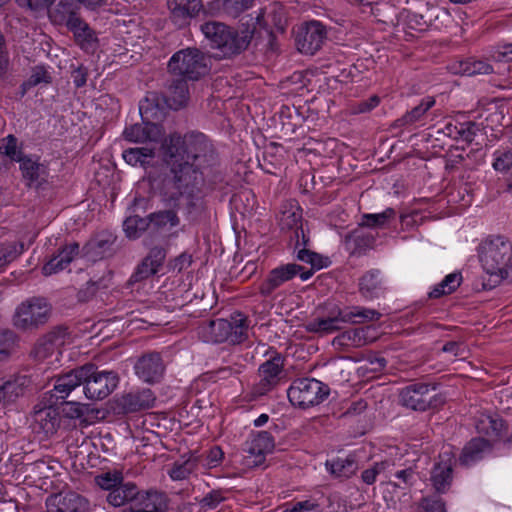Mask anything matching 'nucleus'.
Instances as JSON below:
<instances>
[{"instance_id": "obj_1", "label": "nucleus", "mask_w": 512, "mask_h": 512, "mask_svg": "<svg viewBox=\"0 0 512 512\" xmlns=\"http://www.w3.org/2000/svg\"><path fill=\"white\" fill-rule=\"evenodd\" d=\"M161 149L171 174L163 183L164 200L176 202L185 196L188 212H200L204 207L203 171L215 162L211 143L202 133H190L184 137L173 133L163 141Z\"/></svg>"}, {"instance_id": "obj_2", "label": "nucleus", "mask_w": 512, "mask_h": 512, "mask_svg": "<svg viewBox=\"0 0 512 512\" xmlns=\"http://www.w3.org/2000/svg\"><path fill=\"white\" fill-rule=\"evenodd\" d=\"M479 261L494 284L503 280L512 283V242L504 236H490L478 248Z\"/></svg>"}, {"instance_id": "obj_3", "label": "nucleus", "mask_w": 512, "mask_h": 512, "mask_svg": "<svg viewBox=\"0 0 512 512\" xmlns=\"http://www.w3.org/2000/svg\"><path fill=\"white\" fill-rule=\"evenodd\" d=\"M201 31L211 46L218 49L224 57H231L246 50L254 35V29L236 31L216 21L203 23Z\"/></svg>"}, {"instance_id": "obj_4", "label": "nucleus", "mask_w": 512, "mask_h": 512, "mask_svg": "<svg viewBox=\"0 0 512 512\" xmlns=\"http://www.w3.org/2000/svg\"><path fill=\"white\" fill-rule=\"evenodd\" d=\"M208 58L198 48L189 47L177 51L168 62L169 72L187 80H198L208 72Z\"/></svg>"}, {"instance_id": "obj_5", "label": "nucleus", "mask_w": 512, "mask_h": 512, "mask_svg": "<svg viewBox=\"0 0 512 512\" xmlns=\"http://www.w3.org/2000/svg\"><path fill=\"white\" fill-rule=\"evenodd\" d=\"M198 334L205 342L238 344L246 338V318L210 320L198 327Z\"/></svg>"}, {"instance_id": "obj_6", "label": "nucleus", "mask_w": 512, "mask_h": 512, "mask_svg": "<svg viewBox=\"0 0 512 512\" xmlns=\"http://www.w3.org/2000/svg\"><path fill=\"white\" fill-rule=\"evenodd\" d=\"M329 392V387L321 381L314 378H301L293 381L287 395L292 405L308 408L322 403Z\"/></svg>"}, {"instance_id": "obj_7", "label": "nucleus", "mask_w": 512, "mask_h": 512, "mask_svg": "<svg viewBox=\"0 0 512 512\" xmlns=\"http://www.w3.org/2000/svg\"><path fill=\"white\" fill-rule=\"evenodd\" d=\"M149 100L140 102L139 111L142 116V123H135L126 127L122 133L125 140L133 143H145L146 146H155L166 139L161 126L150 122Z\"/></svg>"}, {"instance_id": "obj_8", "label": "nucleus", "mask_w": 512, "mask_h": 512, "mask_svg": "<svg viewBox=\"0 0 512 512\" xmlns=\"http://www.w3.org/2000/svg\"><path fill=\"white\" fill-rule=\"evenodd\" d=\"M50 312L51 307L44 298L32 297L18 306L14 325L20 329L37 328L48 321Z\"/></svg>"}, {"instance_id": "obj_9", "label": "nucleus", "mask_w": 512, "mask_h": 512, "mask_svg": "<svg viewBox=\"0 0 512 512\" xmlns=\"http://www.w3.org/2000/svg\"><path fill=\"white\" fill-rule=\"evenodd\" d=\"M89 368L83 379V392L88 399L102 400L117 387L119 378L113 371H97L93 364L83 365Z\"/></svg>"}, {"instance_id": "obj_10", "label": "nucleus", "mask_w": 512, "mask_h": 512, "mask_svg": "<svg viewBox=\"0 0 512 512\" xmlns=\"http://www.w3.org/2000/svg\"><path fill=\"white\" fill-rule=\"evenodd\" d=\"M399 403L411 410L426 411L432 406L429 385L416 382L405 386L399 392Z\"/></svg>"}, {"instance_id": "obj_11", "label": "nucleus", "mask_w": 512, "mask_h": 512, "mask_svg": "<svg viewBox=\"0 0 512 512\" xmlns=\"http://www.w3.org/2000/svg\"><path fill=\"white\" fill-rule=\"evenodd\" d=\"M325 27L318 21H311L302 27L296 36V45L301 53L313 55L326 39Z\"/></svg>"}, {"instance_id": "obj_12", "label": "nucleus", "mask_w": 512, "mask_h": 512, "mask_svg": "<svg viewBox=\"0 0 512 512\" xmlns=\"http://www.w3.org/2000/svg\"><path fill=\"white\" fill-rule=\"evenodd\" d=\"M274 448V439L270 433L262 431L253 435L245 443V464L249 467L259 466L265 461L266 454Z\"/></svg>"}, {"instance_id": "obj_13", "label": "nucleus", "mask_w": 512, "mask_h": 512, "mask_svg": "<svg viewBox=\"0 0 512 512\" xmlns=\"http://www.w3.org/2000/svg\"><path fill=\"white\" fill-rule=\"evenodd\" d=\"M32 419L33 430L44 437L55 434L60 425L59 413L52 404H36Z\"/></svg>"}, {"instance_id": "obj_14", "label": "nucleus", "mask_w": 512, "mask_h": 512, "mask_svg": "<svg viewBox=\"0 0 512 512\" xmlns=\"http://www.w3.org/2000/svg\"><path fill=\"white\" fill-rule=\"evenodd\" d=\"M283 366L284 359L280 354H276L260 365L258 370L260 380L255 388L258 394H266L279 383L283 375Z\"/></svg>"}, {"instance_id": "obj_15", "label": "nucleus", "mask_w": 512, "mask_h": 512, "mask_svg": "<svg viewBox=\"0 0 512 512\" xmlns=\"http://www.w3.org/2000/svg\"><path fill=\"white\" fill-rule=\"evenodd\" d=\"M66 329L57 328L41 337L34 346L32 354L35 359L44 361L61 354V347L65 343Z\"/></svg>"}, {"instance_id": "obj_16", "label": "nucleus", "mask_w": 512, "mask_h": 512, "mask_svg": "<svg viewBox=\"0 0 512 512\" xmlns=\"http://www.w3.org/2000/svg\"><path fill=\"white\" fill-rule=\"evenodd\" d=\"M172 22L178 27H184L204 10L202 0H167Z\"/></svg>"}, {"instance_id": "obj_17", "label": "nucleus", "mask_w": 512, "mask_h": 512, "mask_svg": "<svg viewBox=\"0 0 512 512\" xmlns=\"http://www.w3.org/2000/svg\"><path fill=\"white\" fill-rule=\"evenodd\" d=\"M279 226L282 230L293 231L296 247L299 246V238L303 239V245L307 246L309 238L302 228V212L296 203H285L281 207Z\"/></svg>"}, {"instance_id": "obj_18", "label": "nucleus", "mask_w": 512, "mask_h": 512, "mask_svg": "<svg viewBox=\"0 0 512 512\" xmlns=\"http://www.w3.org/2000/svg\"><path fill=\"white\" fill-rule=\"evenodd\" d=\"M155 399L154 393L147 388L130 391L116 399V408L122 413H133L151 408Z\"/></svg>"}, {"instance_id": "obj_19", "label": "nucleus", "mask_w": 512, "mask_h": 512, "mask_svg": "<svg viewBox=\"0 0 512 512\" xmlns=\"http://www.w3.org/2000/svg\"><path fill=\"white\" fill-rule=\"evenodd\" d=\"M136 375L147 383L158 382L164 374V364L159 353L151 352L141 356L134 366Z\"/></svg>"}, {"instance_id": "obj_20", "label": "nucleus", "mask_w": 512, "mask_h": 512, "mask_svg": "<svg viewBox=\"0 0 512 512\" xmlns=\"http://www.w3.org/2000/svg\"><path fill=\"white\" fill-rule=\"evenodd\" d=\"M302 269V266L294 263L281 265L272 269L259 287L260 294L264 297L270 296L277 288L291 280L302 271Z\"/></svg>"}, {"instance_id": "obj_21", "label": "nucleus", "mask_w": 512, "mask_h": 512, "mask_svg": "<svg viewBox=\"0 0 512 512\" xmlns=\"http://www.w3.org/2000/svg\"><path fill=\"white\" fill-rule=\"evenodd\" d=\"M453 456L445 451L439 455V461L435 463L431 471L430 481L438 493H445L452 483Z\"/></svg>"}, {"instance_id": "obj_22", "label": "nucleus", "mask_w": 512, "mask_h": 512, "mask_svg": "<svg viewBox=\"0 0 512 512\" xmlns=\"http://www.w3.org/2000/svg\"><path fill=\"white\" fill-rule=\"evenodd\" d=\"M29 384L25 375H10L0 378V404L7 406L24 396Z\"/></svg>"}, {"instance_id": "obj_23", "label": "nucleus", "mask_w": 512, "mask_h": 512, "mask_svg": "<svg viewBox=\"0 0 512 512\" xmlns=\"http://www.w3.org/2000/svg\"><path fill=\"white\" fill-rule=\"evenodd\" d=\"M168 509V497L157 490L138 492L131 511L165 512Z\"/></svg>"}, {"instance_id": "obj_24", "label": "nucleus", "mask_w": 512, "mask_h": 512, "mask_svg": "<svg viewBox=\"0 0 512 512\" xmlns=\"http://www.w3.org/2000/svg\"><path fill=\"white\" fill-rule=\"evenodd\" d=\"M480 131V126L473 121L459 122L449 121L445 123L442 128L437 130V134L449 137L456 141H463L465 143H471L477 132Z\"/></svg>"}, {"instance_id": "obj_25", "label": "nucleus", "mask_w": 512, "mask_h": 512, "mask_svg": "<svg viewBox=\"0 0 512 512\" xmlns=\"http://www.w3.org/2000/svg\"><path fill=\"white\" fill-rule=\"evenodd\" d=\"M166 258V251L163 247H153L143 261L137 266L131 279L134 282L142 281L156 274Z\"/></svg>"}, {"instance_id": "obj_26", "label": "nucleus", "mask_w": 512, "mask_h": 512, "mask_svg": "<svg viewBox=\"0 0 512 512\" xmlns=\"http://www.w3.org/2000/svg\"><path fill=\"white\" fill-rule=\"evenodd\" d=\"M346 323L344 311L335 306L326 317L316 318L306 324V330L312 333L330 334L342 328Z\"/></svg>"}, {"instance_id": "obj_27", "label": "nucleus", "mask_w": 512, "mask_h": 512, "mask_svg": "<svg viewBox=\"0 0 512 512\" xmlns=\"http://www.w3.org/2000/svg\"><path fill=\"white\" fill-rule=\"evenodd\" d=\"M89 368L83 366L57 377L54 391L57 399H65L75 388L83 384Z\"/></svg>"}, {"instance_id": "obj_28", "label": "nucleus", "mask_w": 512, "mask_h": 512, "mask_svg": "<svg viewBox=\"0 0 512 512\" xmlns=\"http://www.w3.org/2000/svg\"><path fill=\"white\" fill-rule=\"evenodd\" d=\"M78 254V243L73 242L65 245L62 249L59 250L57 255L53 256L43 266V274L49 276L64 270Z\"/></svg>"}, {"instance_id": "obj_29", "label": "nucleus", "mask_w": 512, "mask_h": 512, "mask_svg": "<svg viewBox=\"0 0 512 512\" xmlns=\"http://www.w3.org/2000/svg\"><path fill=\"white\" fill-rule=\"evenodd\" d=\"M435 102L432 96L424 97L417 106L407 111L402 117L396 119L393 123V127L408 128L422 123L426 113L435 105Z\"/></svg>"}, {"instance_id": "obj_30", "label": "nucleus", "mask_w": 512, "mask_h": 512, "mask_svg": "<svg viewBox=\"0 0 512 512\" xmlns=\"http://www.w3.org/2000/svg\"><path fill=\"white\" fill-rule=\"evenodd\" d=\"M67 29L73 33L74 40L81 49L87 52H92L96 49V33L81 18V16L78 19H75V21Z\"/></svg>"}, {"instance_id": "obj_31", "label": "nucleus", "mask_w": 512, "mask_h": 512, "mask_svg": "<svg viewBox=\"0 0 512 512\" xmlns=\"http://www.w3.org/2000/svg\"><path fill=\"white\" fill-rule=\"evenodd\" d=\"M20 169L29 186L38 188L43 182L47 181V167L37 160L25 156L20 161Z\"/></svg>"}, {"instance_id": "obj_32", "label": "nucleus", "mask_w": 512, "mask_h": 512, "mask_svg": "<svg viewBox=\"0 0 512 512\" xmlns=\"http://www.w3.org/2000/svg\"><path fill=\"white\" fill-rule=\"evenodd\" d=\"M138 487L131 482L121 483L115 489L108 492L106 496L107 502L114 507H121L128 505L131 510L134 505V499L138 495Z\"/></svg>"}, {"instance_id": "obj_33", "label": "nucleus", "mask_w": 512, "mask_h": 512, "mask_svg": "<svg viewBox=\"0 0 512 512\" xmlns=\"http://www.w3.org/2000/svg\"><path fill=\"white\" fill-rule=\"evenodd\" d=\"M187 79L176 78L171 81L166 91V103L174 110L184 107L189 100Z\"/></svg>"}, {"instance_id": "obj_34", "label": "nucleus", "mask_w": 512, "mask_h": 512, "mask_svg": "<svg viewBox=\"0 0 512 512\" xmlns=\"http://www.w3.org/2000/svg\"><path fill=\"white\" fill-rule=\"evenodd\" d=\"M384 290L385 287L379 270L367 271L359 279V292L367 300L379 298L384 293Z\"/></svg>"}, {"instance_id": "obj_35", "label": "nucleus", "mask_w": 512, "mask_h": 512, "mask_svg": "<svg viewBox=\"0 0 512 512\" xmlns=\"http://www.w3.org/2000/svg\"><path fill=\"white\" fill-rule=\"evenodd\" d=\"M491 451V443L489 440L479 437L472 439L463 448L460 461L465 465H470L480 459L486 453Z\"/></svg>"}, {"instance_id": "obj_36", "label": "nucleus", "mask_w": 512, "mask_h": 512, "mask_svg": "<svg viewBox=\"0 0 512 512\" xmlns=\"http://www.w3.org/2000/svg\"><path fill=\"white\" fill-rule=\"evenodd\" d=\"M475 427L479 434L498 439L505 429V424L503 420L497 416L481 414L475 422Z\"/></svg>"}, {"instance_id": "obj_37", "label": "nucleus", "mask_w": 512, "mask_h": 512, "mask_svg": "<svg viewBox=\"0 0 512 512\" xmlns=\"http://www.w3.org/2000/svg\"><path fill=\"white\" fill-rule=\"evenodd\" d=\"M326 467L335 477L349 478L358 470V463L355 455L350 454L345 458L327 461Z\"/></svg>"}, {"instance_id": "obj_38", "label": "nucleus", "mask_w": 512, "mask_h": 512, "mask_svg": "<svg viewBox=\"0 0 512 512\" xmlns=\"http://www.w3.org/2000/svg\"><path fill=\"white\" fill-rule=\"evenodd\" d=\"M150 225L155 229H171L180 224L177 210L174 208L160 210L148 215Z\"/></svg>"}, {"instance_id": "obj_39", "label": "nucleus", "mask_w": 512, "mask_h": 512, "mask_svg": "<svg viewBox=\"0 0 512 512\" xmlns=\"http://www.w3.org/2000/svg\"><path fill=\"white\" fill-rule=\"evenodd\" d=\"M343 311L346 323L352 324L373 322L379 320L381 317V313L379 311L361 306L348 307Z\"/></svg>"}, {"instance_id": "obj_40", "label": "nucleus", "mask_w": 512, "mask_h": 512, "mask_svg": "<svg viewBox=\"0 0 512 512\" xmlns=\"http://www.w3.org/2000/svg\"><path fill=\"white\" fill-rule=\"evenodd\" d=\"M155 146L129 148L123 152V159L131 166H144L155 157Z\"/></svg>"}, {"instance_id": "obj_41", "label": "nucleus", "mask_w": 512, "mask_h": 512, "mask_svg": "<svg viewBox=\"0 0 512 512\" xmlns=\"http://www.w3.org/2000/svg\"><path fill=\"white\" fill-rule=\"evenodd\" d=\"M369 327L351 329L340 334L337 339L341 344L362 347L373 341L368 337Z\"/></svg>"}, {"instance_id": "obj_42", "label": "nucleus", "mask_w": 512, "mask_h": 512, "mask_svg": "<svg viewBox=\"0 0 512 512\" xmlns=\"http://www.w3.org/2000/svg\"><path fill=\"white\" fill-rule=\"evenodd\" d=\"M455 72L467 76H475L490 74L493 72V68L486 61L469 58L461 61L458 65V69H456Z\"/></svg>"}, {"instance_id": "obj_43", "label": "nucleus", "mask_w": 512, "mask_h": 512, "mask_svg": "<svg viewBox=\"0 0 512 512\" xmlns=\"http://www.w3.org/2000/svg\"><path fill=\"white\" fill-rule=\"evenodd\" d=\"M62 412L68 418L78 419L80 424L83 426L91 424L89 419V408L86 405L73 401L65 402Z\"/></svg>"}, {"instance_id": "obj_44", "label": "nucleus", "mask_w": 512, "mask_h": 512, "mask_svg": "<svg viewBox=\"0 0 512 512\" xmlns=\"http://www.w3.org/2000/svg\"><path fill=\"white\" fill-rule=\"evenodd\" d=\"M396 216L393 208H387L381 213L364 214L361 218L360 225L369 228L383 227L389 220Z\"/></svg>"}, {"instance_id": "obj_45", "label": "nucleus", "mask_w": 512, "mask_h": 512, "mask_svg": "<svg viewBox=\"0 0 512 512\" xmlns=\"http://www.w3.org/2000/svg\"><path fill=\"white\" fill-rule=\"evenodd\" d=\"M150 225L148 216L146 218H141L137 215L128 217L124 223V231L127 237L136 239L140 236L142 232H144L148 226Z\"/></svg>"}, {"instance_id": "obj_46", "label": "nucleus", "mask_w": 512, "mask_h": 512, "mask_svg": "<svg viewBox=\"0 0 512 512\" xmlns=\"http://www.w3.org/2000/svg\"><path fill=\"white\" fill-rule=\"evenodd\" d=\"M95 482L100 488L110 492L123 482V473L117 469L103 472L95 477Z\"/></svg>"}, {"instance_id": "obj_47", "label": "nucleus", "mask_w": 512, "mask_h": 512, "mask_svg": "<svg viewBox=\"0 0 512 512\" xmlns=\"http://www.w3.org/2000/svg\"><path fill=\"white\" fill-rule=\"evenodd\" d=\"M295 249L297 250L296 257L299 261L309 263L312 268L316 269H321L325 266V259L321 255L306 249V246L303 245V239L299 238V246H295Z\"/></svg>"}, {"instance_id": "obj_48", "label": "nucleus", "mask_w": 512, "mask_h": 512, "mask_svg": "<svg viewBox=\"0 0 512 512\" xmlns=\"http://www.w3.org/2000/svg\"><path fill=\"white\" fill-rule=\"evenodd\" d=\"M197 466V458L190 457L185 461L174 463L173 467L169 471V475L173 480L186 479Z\"/></svg>"}, {"instance_id": "obj_49", "label": "nucleus", "mask_w": 512, "mask_h": 512, "mask_svg": "<svg viewBox=\"0 0 512 512\" xmlns=\"http://www.w3.org/2000/svg\"><path fill=\"white\" fill-rule=\"evenodd\" d=\"M22 243H8L0 245V269L14 261L23 251Z\"/></svg>"}, {"instance_id": "obj_50", "label": "nucleus", "mask_w": 512, "mask_h": 512, "mask_svg": "<svg viewBox=\"0 0 512 512\" xmlns=\"http://www.w3.org/2000/svg\"><path fill=\"white\" fill-rule=\"evenodd\" d=\"M254 0H222V9L228 16L236 18L249 9Z\"/></svg>"}, {"instance_id": "obj_51", "label": "nucleus", "mask_w": 512, "mask_h": 512, "mask_svg": "<svg viewBox=\"0 0 512 512\" xmlns=\"http://www.w3.org/2000/svg\"><path fill=\"white\" fill-rule=\"evenodd\" d=\"M0 152L8 156L11 160L20 162L25 156L22 155L21 150L17 146V138L13 135H8L3 139L0 145Z\"/></svg>"}, {"instance_id": "obj_52", "label": "nucleus", "mask_w": 512, "mask_h": 512, "mask_svg": "<svg viewBox=\"0 0 512 512\" xmlns=\"http://www.w3.org/2000/svg\"><path fill=\"white\" fill-rule=\"evenodd\" d=\"M391 465L390 461L387 460L376 462L373 467L362 472V481L367 485H372L376 481L377 475L384 473Z\"/></svg>"}, {"instance_id": "obj_53", "label": "nucleus", "mask_w": 512, "mask_h": 512, "mask_svg": "<svg viewBox=\"0 0 512 512\" xmlns=\"http://www.w3.org/2000/svg\"><path fill=\"white\" fill-rule=\"evenodd\" d=\"M15 334L11 330H0V361L7 359L15 345Z\"/></svg>"}, {"instance_id": "obj_54", "label": "nucleus", "mask_w": 512, "mask_h": 512, "mask_svg": "<svg viewBox=\"0 0 512 512\" xmlns=\"http://www.w3.org/2000/svg\"><path fill=\"white\" fill-rule=\"evenodd\" d=\"M493 156L492 166L496 171L505 172L512 168V151L496 150Z\"/></svg>"}, {"instance_id": "obj_55", "label": "nucleus", "mask_w": 512, "mask_h": 512, "mask_svg": "<svg viewBox=\"0 0 512 512\" xmlns=\"http://www.w3.org/2000/svg\"><path fill=\"white\" fill-rule=\"evenodd\" d=\"M395 477L398 479V482L389 481V484L393 485L395 488L406 490L413 485L415 481V472L412 468H407L397 471L395 473Z\"/></svg>"}, {"instance_id": "obj_56", "label": "nucleus", "mask_w": 512, "mask_h": 512, "mask_svg": "<svg viewBox=\"0 0 512 512\" xmlns=\"http://www.w3.org/2000/svg\"><path fill=\"white\" fill-rule=\"evenodd\" d=\"M224 500L225 496L222 490H212L199 501V505L204 511H209L215 509Z\"/></svg>"}, {"instance_id": "obj_57", "label": "nucleus", "mask_w": 512, "mask_h": 512, "mask_svg": "<svg viewBox=\"0 0 512 512\" xmlns=\"http://www.w3.org/2000/svg\"><path fill=\"white\" fill-rule=\"evenodd\" d=\"M223 457L224 453L222 449L218 446H214L208 451L205 459L203 460V466L209 469L214 468L222 462Z\"/></svg>"}, {"instance_id": "obj_58", "label": "nucleus", "mask_w": 512, "mask_h": 512, "mask_svg": "<svg viewBox=\"0 0 512 512\" xmlns=\"http://www.w3.org/2000/svg\"><path fill=\"white\" fill-rule=\"evenodd\" d=\"M346 241H353L357 248H364L370 246L373 243L374 238L364 234L362 231L354 230L346 236Z\"/></svg>"}, {"instance_id": "obj_59", "label": "nucleus", "mask_w": 512, "mask_h": 512, "mask_svg": "<svg viewBox=\"0 0 512 512\" xmlns=\"http://www.w3.org/2000/svg\"><path fill=\"white\" fill-rule=\"evenodd\" d=\"M51 76L42 66H37L32 70V74L27 82L29 86H36L40 83H50Z\"/></svg>"}, {"instance_id": "obj_60", "label": "nucleus", "mask_w": 512, "mask_h": 512, "mask_svg": "<svg viewBox=\"0 0 512 512\" xmlns=\"http://www.w3.org/2000/svg\"><path fill=\"white\" fill-rule=\"evenodd\" d=\"M421 507L424 509V512H446L445 503L436 497L423 498Z\"/></svg>"}, {"instance_id": "obj_61", "label": "nucleus", "mask_w": 512, "mask_h": 512, "mask_svg": "<svg viewBox=\"0 0 512 512\" xmlns=\"http://www.w3.org/2000/svg\"><path fill=\"white\" fill-rule=\"evenodd\" d=\"M319 504L313 500L298 501L291 508H287L284 512H315L318 510Z\"/></svg>"}, {"instance_id": "obj_62", "label": "nucleus", "mask_w": 512, "mask_h": 512, "mask_svg": "<svg viewBox=\"0 0 512 512\" xmlns=\"http://www.w3.org/2000/svg\"><path fill=\"white\" fill-rule=\"evenodd\" d=\"M442 351L446 353H451L455 357L464 358L467 354V347L462 342L450 341L447 342L443 347Z\"/></svg>"}, {"instance_id": "obj_63", "label": "nucleus", "mask_w": 512, "mask_h": 512, "mask_svg": "<svg viewBox=\"0 0 512 512\" xmlns=\"http://www.w3.org/2000/svg\"><path fill=\"white\" fill-rule=\"evenodd\" d=\"M16 3L22 7L31 11H39L45 9L48 5H51L54 0H15Z\"/></svg>"}, {"instance_id": "obj_64", "label": "nucleus", "mask_w": 512, "mask_h": 512, "mask_svg": "<svg viewBox=\"0 0 512 512\" xmlns=\"http://www.w3.org/2000/svg\"><path fill=\"white\" fill-rule=\"evenodd\" d=\"M461 274L459 273H451L448 274L440 283V287L447 288V291L452 293L454 292L461 284Z\"/></svg>"}]
</instances>
